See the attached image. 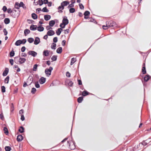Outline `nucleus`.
Instances as JSON below:
<instances>
[{
    "label": "nucleus",
    "mask_w": 151,
    "mask_h": 151,
    "mask_svg": "<svg viewBox=\"0 0 151 151\" xmlns=\"http://www.w3.org/2000/svg\"><path fill=\"white\" fill-rule=\"evenodd\" d=\"M63 18L62 23L60 24V26L61 27V25H63V27H62V28H64L65 25L68 24L69 21L67 19V17L66 16H63Z\"/></svg>",
    "instance_id": "1"
},
{
    "label": "nucleus",
    "mask_w": 151,
    "mask_h": 151,
    "mask_svg": "<svg viewBox=\"0 0 151 151\" xmlns=\"http://www.w3.org/2000/svg\"><path fill=\"white\" fill-rule=\"evenodd\" d=\"M106 23L107 26L109 28L111 27H116V23L115 22H113V21H110L109 22H106Z\"/></svg>",
    "instance_id": "2"
},
{
    "label": "nucleus",
    "mask_w": 151,
    "mask_h": 151,
    "mask_svg": "<svg viewBox=\"0 0 151 151\" xmlns=\"http://www.w3.org/2000/svg\"><path fill=\"white\" fill-rule=\"evenodd\" d=\"M52 70V68L50 67L49 69L46 68L45 70V73L47 76H49L51 75V71Z\"/></svg>",
    "instance_id": "3"
},
{
    "label": "nucleus",
    "mask_w": 151,
    "mask_h": 151,
    "mask_svg": "<svg viewBox=\"0 0 151 151\" xmlns=\"http://www.w3.org/2000/svg\"><path fill=\"white\" fill-rule=\"evenodd\" d=\"M29 55H30L33 57H35L37 55V53L34 51H30L28 52Z\"/></svg>",
    "instance_id": "4"
},
{
    "label": "nucleus",
    "mask_w": 151,
    "mask_h": 151,
    "mask_svg": "<svg viewBox=\"0 0 151 151\" xmlns=\"http://www.w3.org/2000/svg\"><path fill=\"white\" fill-rule=\"evenodd\" d=\"M67 142L69 145L70 147V149L71 150H74L75 149L76 147L75 145V142H73V144L71 146V147H70V141H68Z\"/></svg>",
    "instance_id": "5"
},
{
    "label": "nucleus",
    "mask_w": 151,
    "mask_h": 151,
    "mask_svg": "<svg viewBox=\"0 0 151 151\" xmlns=\"http://www.w3.org/2000/svg\"><path fill=\"white\" fill-rule=\"evenodd\" d=\"M39 82L40 84L44 83L46 81V78L43 77H41L39 80Z\"/></svg>",
    "instance_id": "6"
},
{
    "label": "nucleus",
    "mask_w": 151,
    "mask_h": 151,
    "mask_svg": "<svg viewBox=\"0 0 151 151\" xmlns=\"http://www.w3.org/2000/svg\"><path fill=\"white\" fill-rule=\"evenodd\" d=\"M69 2L68 1H65L62 2L60 4L61 5H62V6L64 8V6H67L68 4H69Z\"/></svg>",
    "instance_id": "7"
},
{
    "label": "nucleus",
    "mask_w": 151,
    "mask_h": 151,
    "mask_svg": "<svg viewBox=\"0 0 151 151\" xmlns=\"http://www.w3.org/2000/svg\"><path fill=\"white\" fill-rule=\"evenodd\" d=\"M55 32L52 30H49L47 32V35L48 36H51L55 34Z\"/></svg>",
    "instance_id": "8"
},
{
    "label": "nucleus",
    "mask_w": 151,
    "mask_h": 151,
    "mask_svg": "<svg viewBox=\"0 0 151 151\" xmlns=\"http://www.w3.org/2000/svg\"><path fill=\"white\" fill-rule=\"evenodd\" d=\"M40 42V39L39 37H37L35 38L34 41V44L35 45H38Z\"/></svg>",
    "instance_id": "9"
},
{
    "label": "nucleus",
    "mask_w": 151,
    "mask_h": 151,
    "mask_svg": "<svg viewBox=\"0 0 151 151\" xmlns=\"http://www.w3.org/2000/svg\"><path fill=\"white\" fill-rule=\"evenodd\" d=\"M9 72V69L7 68H6L3 72L2 75L4 76H6L8 74Z\"/></svg>",
    "instance_id": "10"
},
{
    "label": "nucleus",
    "mask_w": 151,
    "mask_h": 151,
    "mask_svg": "<svg viewBox=\"0 0 151 151\" xmlns=\"http://www.w3.org/2000/svg\"><path fill=\"white\" fill-rule=\"evenodd\" d=\"M37 26L34 25H32L30 27V29L31 30H35L37 29Z\"/></svg>",
    "instance_id": "11"
},
{
    "label": "nucleus",
    "mask_w": 151,
    "mask_h": 151,
    "mask_svg": "<svg viewBox=\"0 0 151 151\" xmlns=\"http://www.w3.org/2000/svg\"><path fill=\"white\" fill-rule=\"evenodd\" d=\"M23 137L21 135H19L17 137V140L18 142H20L23 139Z\"/></svg>",
    "instance_id": "12"
},
{
    "label": "nucleus",
    "mask_w": 151,
    "mask_h": 151,
    "mask_svg": "<svg viewBox=\"0 0 151 151\" xmlns=\"http://www.w3.org/2000/svg\"><path fill=\"white\" fill-rule=\"evenodd\" d=\"M26 60V59L24 58H20L19 60V62L20 64H22L24 63Z\"/></svg>",
    "instance_id": "13"
},
{
    "label": "nucleus",
    "mask_w": 151,
    "mask_h": 151,
    "mask_svg": "<svg viewBox=\"0 0 151 151\" xmlns=\"http://www.w3.org/2000/svg\"><path fill=\"white\" fill-rule=\"evenodd\" d=\"M142 72L143 74H145L146 73L145 63H144L143 65V67L142 69Z\"/></svg>",
    "instance_id": "14"
},
{
    "label": "nucleus",
    "mask_w": 151,
    "mask_h": 151,
    "mask_svg": "<svg viewBox=\"0 0 151 151\" xmlns=\"http://www.w3.org/2000/svg\"><path fill=\"white\" fill-rule=\"evenodd\" d=\"M22 43V42L21 40H17L16 41L15 43V45L17 46H18L21 44Z\"/></svg>",
    "instance_id": "15"
},
{
    "label": "nucleus",
    "mask_w": 151,
    "mask_h": 151,
    "mask_svg": "<svg viewBox=\"0 0 151 151\" xmlns=\"http://www.w3.org/2000/svg\"><path fill=\"white\" fill-rule=\"evenodd\" d=\"M62 5H62H61L58 8V12H63L62 10L64 9V7Z\"/></svg>",
    "instance_id": "16"
},
{
    "label": "nucleus",
    "mask_w": 151,
    "mask_h": 151,
    "mask_svg": "<svg viewBox=\"0 0 151 151\" xmlns=\"http://www.w3.org/2000/svg\"><path fill=\"white\" fill-rule=\"evenodd\" d=\"M44 17L46 21L49 20L51 18L50 16L48 15H45Z\"/></svg>",
    "instance_id": "17"
},
{
    "label": "nucleus",
    "mask_w": 151,
    "mask_h": 151,
    "mask_svg": "<svg viewBox=\"0 0 151 151\" xmlns=\"http://www.w3.org/2000/svg\"><path fill=\"white\" fill-rule=\"evenodd\" d=\"M43 55L45 56H47L49 54V52L48 50H44L43 53Z\"/></svg>",
    "instance_id": "18"
},
{
    "label": "nucleus",
    "mask_w": 151,
    "mask_h": 151,
    "mask_svg": "<svg viewBox=\"0 0 151 151\" xmlns=\"http://www.w3.org/2000/svg\"><path fill=\"white\" fill-rule=\"evenodd\" d=\"M55 23V21L52 20L49 22V24L50 27H52Z\"/></svg>",
    "instance_id": "19"
},
{
    "label": "nucleus",
    "mask_w": 151,
    "mask_h": 151,
    "mask_svg": "<svg viewBox=\"0 0 151 151\" xmlns=\"http://www.w3.org/2000/svg\"><path fill=\"white\" fill-rule=\"evenodd\" d=\"M63 30V29L61 28H59L56 31V33L57 35H59L61 32V31Z\"/></svg>",
    "instance_id": "20"
},
{
    "label": "nucleus",
    "mask_w": 151,
    "mask_h": 151,
    "mask_svg": "<svg viewBox=\"0 0 151 151\" xmlns=\"http://www.w3.org/2000/svg\"><path fill=\"white\" fill-rule=\"evenodd\" d=\"M37 29L39 32H42L44 30V28L41 26H40L38 27H37Z\"/></svg>",
    "instance_id": "21"
},
{
    "label": "nucleus",
    "mask_w": 151,
    "mask_h": 151,
    "mask_svg": "<svg viewBox=\"0 0 151 151\" xmlns=\"http://www.w3.org/2000/svg\"><path fill=\"white\" fill-rule=\"evenodd\" d=\"M62 51V47H58L56 50V52L60 54L61 53Z\"/></svg>",
    "instance_id": "22"
},
{
    "label": "nucleus",
    "mask_w": 151,
    "mask_h": 151,
    "mask_svg": "<svg viewBox=\"0 0 151 151\" xmlns=\"http://www.w3.org/2000/svg\"><path fill=\"white\" fill-rule=\"evenodd\" d=\"M24 128L22 126H20L19 129V131L20 133H23L24 132Z\"/></svg>",
    "instance_id": "23"
},
{
    "label": "nucleus",
    "mask_w": 151,
    "mask_h": 151,
    "mask_svg": "<svg viewBox=\"0 0 151 151\" xmlns=\"http://www.w3.org/2000/svg\"><path fill=\"white\" fill-rule=\"evenodd\" d=\"M150 76L148 75H147L145 76L144 78V80L146 82L148 81L150 79Z\"/></svg>",
    "instance_id": "24"
},
{
    "label": "nucleus",
    "mask_w": 151,
    "mask_h": 151,
    "mask_svg": "<svg viewBox=\"0 0 151 151\" xmlns=\"http://www.w3.org/2000/svg\"><path fill=\"white\" fill-rule=\"evenodd\" d=\"M76 61V58H71V60L70 65H73Z\"/></svg>",
    "instance_id": "25"
},
{
    "label": "nucleus",
    "mask_w": 151,
    "mask_h": 151,
    "mask_svg": "<svg viewBox=\"0 0 151 151\" xmlns=\"http://www.w3.org/2000/svg\"><path fill=\"white\" fill-rule=\"evenodd\" d=\"M32 17L34 19H36L37 18V16L35 13H33L32 14Z\"/></svg>",
    "instance_id": "26"
},
{
    "label": "nucleus",
    "mask_w": 151,
    "mask_h": 151,
    "mask_svg": "<svg viewBox=\"0 0 151 151\" xmlns=\"http://www.w3.org/2000/svg\"><path fill=\"white\" fill-rule=\"evenodd\" d=\"M10 20L8 18H6L4 19V22L6 24H8L10 23Z\"/></svg>",
    "instance_id": "27"
},
{
    "label": "nucleus",
    "mask_w": 151,
    "mask_h": 151,
    "mask_svg": "<svg viewBox=\"0 0 151 151\" xmlns=\"http://www.w3.org/2000/svg\"><path fill=\"white\" fill-rule=\"evenodd\" d=\"M83 100V96H81L78 98L77 101L78 103H81Z\"/></svg>",
    "instance_id": "28"
},
{
    "label": "nucleus",
    "mask_w": 151,
    "mask_h": 151,
    "mask_svg": "<svg viewBox=\"0 0 151 151\" xmlns=\"http://www.w3.org/2000/svg\"><path fill=\"white\" fill-rule=\"evenodd\" d=\"M30 32V30L27 29H25L24 31V35L26 36L27 35V34H29V33Z\"/></svg>",
    "instance_id": "29"
},
{
    "label": "nucleus",
    "mask_w": 151,
    "mask_h": 151,
    "mask_svg": "<svg viewBox=\"0 0 151 151\" xmlns=\"http://www.w3.org/2000/svg\"><path fill=\"white\" fill-rule=\"evenodd\" d=\"M56 46V44L55 43H53L51 45V47L52 49L55 50Z\"/></svg>",
    "instance_id": "30"
},
{
    "label": "nucleus",
    "mask_w": 151,
    "mask_h": 151,
    "mask_svg": "<svg viewBox=\"0 0 151 151\" xmlns=\"http://www.w3.org/2000/svg\"><path fill=\"white\" fill-rule=\"evenodd\" d=\"M89 93L86 91H84L82 92V95L86 96Z\"/></svg>",
    "instance_id": "31"
},
{
    "label": "nucleus",
    "mask_w": 151,
    "mask_h": 151,
    "mask_svg": "<svg viewBox=\"0 0 151 151\" xmlns=\"http://www.w3.org/2000/svg\"><path fill=\"white\" fill-rule=\"evenodd\" d=\"M27 41L29 43H32L34 41V39L32 38H29L27 39Z\"/></svg>",
    "instance_id": "32"
},
{
    "label": "nucleus",
    "mask_w": 151,
    "mask_h": 151,
    "mask_svg": "<svg viewBox=\"0 0 151 151\" xmlns=\"http://www.w3.org/2000/svg\"><path fill=\"white\" fill-rule=\"evenodd\" d=\"M9 76H7L4 79V82L6 83H9Z\"/></svg>",
    "instance_id": "33"
},
{
    "label": "nucleus",
    "mask_w": 151,
    "mask_h": 151,
    "mask_svg": "<svg viewBox=\"0 0 151 151\" xmlns=\"http://www.w3.org/2000/svg\"><path fill=\"white\" fill-rule=\"evenodd\" d=\"M42 11L45 12H49V10L46 7H44L42 9Z\"/></svg>",
    "instance_id": "34"
},
{
    "label": "nucleus",
    "mask_w": 151,
    "mask_h": 151,
    "mask_svg": "<svg viewBox=\"0 0 151 151\" xmlns=\"http://www.w3.org/2000/svg\"><path fill=\"white\" fill-rule=\"evenodd\" d=\"M5 149L6 151H10L11 148L10 146H6L5 147Z\"/></svg>",
    "instance_id": "35"
},
{
    "label": "nucleus",
    "mask_w": 151,
    "mask_h": 151,
    "mask_svg": "<svg viewBox=\"0 0 151 151\" xmlns=\"http://www.w3.org/2000/svg\"><path fill=\"white\" fill-rule=\"evenodd\" d=\"M19 3L18 2H16L15 4V7L17 9H18L20 7Z\"/></svg>",
    "instance_id": "36"
},
{
    "label": "nucleus",
    "mask_w": 151,
    "mask_h": 151,
    "mask_svg": "<svg viewBox=\"0 0 151 151\" xmlns=\"http://www.w3.org/2000/svg\"><path fill=\"white\" fill-rule=\"evenodd\" d=\"M51 59L53 61H56L57 59V56L56 55H53Z\"/></svg>",
    "instance_id": "37"
},
{
    "label": "nucleus",
    "mask_w": 151,
    "mask_h": 151,
    "mask_svg": "<svg viewBox=\"0 0 151 151\" xmlns=\"http://www.w3.org/2000/svg\"><path fill=\"white\" fill-rule=\"evenodd\" d=\"M4 133L6 134H7L9 133L8 130L6 127H4Z\"/></svg>",
    "instance_id": "38"
},
{
    "label": "nucleus",
    "mask_w": 151,
    "mask_h": 151,
    "mask_svg": "<svg viewBox=\"0 0 151 151\" xmlns=\"http://www.w3.org/2000/svg\"><path fill=\"white\" fill-rule=\"evenodd\" d=\"M75 11V9L73 8H71L69 9V12L70 13H74Z\"/></svg>",
    "instance_id": "39"
},
{
    "label": "nucleus",
    "mask_w": 151,
    "mask_h": 151,
    "mask_svg": "<svg viewBox=\"0 0 151 151\" xmlns=\"http://www.w3.org/2000/svg\"><path fill=\"white\" fill-rule=\"evenodd\" d=\"M14 54L15 53L14 51L13 50H12L10 53V57H13L14 55Z\"/></svg>",
    "instance_id": "40"
},
{
    "label": "nucleus",
    "mask_w": 151,
    "mask_h": 151,
    "mask_svg": "<svg viewBox=\"0 0 151 151\" xmlns=\"http://www.w3.org/2000/svg\"><path fill=\"white\" fill-rule=\"evenodd\" d=\"M75 2L74 1L73 2H72V3H71V4H69V5L67 7L69 9L70 7H73L74 6V5H73V4L75 3Z\"/></svg>",
    "instance_id": "41"
},
{
    "label": "nucleus",
    "mask_w": 151,
    "mask_h": 151,
    "mask_svg": "<svg viewBox=\"0 0 151 151\" xmlns=\"http://www.w3.org/2000/svg\"><path fill=\"white\" fill-rule=\"evenodd\" d=\"M38 4L40 6H42L44 4L43 1L42 0H38Z\"/></svg>",
    "instance_id": "42"
},
{
    "label": "nucleus",
    "mask_w": 151,
    "mask_h": 151,
    "mask_svg": "<svg viewBox=\"0 0 151 151\" xmlns=\"http://www.w3.org/2000/svg\"><path fill=\"white\" fill-rule=\"evenodd\" d=\"M90 13L88 11H86L84 13V15L85 16H88L90 14Z\"/></svg>",
    "instance_id": "43"
},
{
    "label": "nucleus",
    "mask_w": 151,
    "mask_h": 151,
    "mask_svg": "<svg viewBox=\"0 0 151 151\" xmlns=\"http://www.w3.org/2000/svg\"><path fill=\"white\" fill-rule=\"evenodd\" d=\"M35 87L37 88H39L40 87V85L37 81L35 82Z\"/></svg>",
    "instance_id": "44"
},
{
    "label": "nucleus",
    "mask_w": 151,
    "mask_h": 151,
    "mask_svg": "<svg viewBox=\"0 0 151 151\" xmlns=\"http://www.w3.org/2000/svg\"><path fill=\"white\" fill-rule=\"evenodd\" d=\"M37 66L38 65L37 64H35L33 66V70L35 71H36L37 68Z\"/></svg>",
    "instance_id": "45"
},
{
    "label": "nucleus",
    "mask_w": 151,
    "mask_h": 151,
    "mask_svg": "<svg viewBox=\"0 0 151 151\" xmlns=\"http://www.w3.org/2000/svg\"><path fill=\"white\" fill-rule=\"evenodd\" d=\"M36 91V89L35 88H33L32 89L31 93L32 94H34Z\"/></svg>",
    "instance_id": "46"
},
{
    "label": "nucleus",
    "mask_w": 151,
    "mask_h": 151,
    "mask_svg": "<svg viewBox=\"0 0 151 151\" xmlns=\"http://www.w3.org/2000/svg\"><path fill=\"white\" fill-rule=\"evenodd\" d=\"M1 91L2 92L4 93L5 92V87L4 86H2L1 87Z\"/></svg>",
    "instance_id": "47"
},
{
    "label": "nucleus",
    "mask_w": 151,
    "mask_h": 151,
    "mask_svg": "<svg viewBox=\"0 0 151 151\" xmlns=\"http://www.w3.org/2000/svg\"><path fill=\"white\" fill-rule=\"evenodd\" d=\"M0 117L1 119L2 120H4V117L3 114L2 113H1L0 114Z\"/></svg>",
    "instance_id": "48"
},
{
    "label": "nucleus",
    "mask_w": 151,
    "mask_h": 151,
    "mask_svg": "<svg viewBox=\"0 0 151 151\" xmlns=\"http://www.w3.org/2000/svg\"><path fill=\"white\" fill-rule=\"evenodd\" d=\"M79 6L80 9H84V6L82 4L80 3L79 4Z\"/></svg>",
    "instance_id": "49"
},
{
    "label": "nucleus",
    "mask_w": 151,
    "mask_h": 151,
    "mask_svg": "<svg viewBox=\"0 0 151 151\" xmlns=\"http://www.w3.org/2000/svg\"><path fill=\"white\" fill-rule=\"evenodd\" d=\"M9 61L11 65H13L14 61L13 59H10Z\"/></svg>",
    "instance_id": "50"
},
{
    "label": "nucleus",
    "mask_w": 151,
    "mask_h": 151,
    "mask_svg": "<svg viewBox=\"0 0 151 151\" xmlns=\"http://www.w3.org/2000/svg\"><path fill=\"white\" fill-rule=\"evenodd\" d=\"M22 44H24L27 42V40L26 39H23L22 40H21Z\"/></svg>",
    "instance_id": "51"
},
{
    "label": "nucleus",
    "mask_w": 151,
    "mask_h": 151,
    "mask_svg": "<svg viewBox=\"0 0 151 151\" xmlns=\"http://www.w3.org/2000/svg\"><path fill=\"white\" fill-rule=\"evenodd\" d=\"M7 8L6 6H4L2 8V10L4 12H5L7 10Z\"/></svg>",
    "instance_id": "52"
},
{
    "label": "nucleus",
    "mask_w": 151,
    "mask_h": 151,
    "mask_svg": "<svg viewBox=\"0 0 151 151\" xmlns=\"http://www.w3.org/2000/svg\"><path fill=\"white\" fill-rule=\"evenodd\" d=\"M53 41L55 43L57 42L58 41V38L57 37H54L53 39Z\"/></svg>",
    "instance_id": "53"
},
{
    "label": "nucleus",
    "mask_w": 151,
    "mask_h": 151,
    "mask_svg": "<svg viewBox=\"0 0 151 151\" xmlns=\"http://www.w3.org/2000/svg\"><path fill=\"white\" fill-rule=\"evenodd\" d=\"M3 32L5 35H6L7 34V32L6 29H4L3 30Z\"/></svg>",
    "instance_id": "54"
},
{
    "label": "nucleus",
    "mask_w": 151,
    "mask_h": 151,
    "mask_svg": "<svg viewBox=\"0 0 151 151\" xmlns=\"http://www.w3.org/2000/svg\"><path fill=\"white\" fill-rule=\"evenodd\" d=\"M107 24H106V26H105V25L103 26L102 27H103V29H107L108 28H109L108 27V26H107Z\"/></svg>",
    "instance_id": "55"
},
{
    "label": "nucleus",
    "mask_w": 151,
    "mask_h": 151,
    "mask_svg": "<svg viewBox=\"0 0 151 151\" xmlns=\"http://www.w3.org/2000/svg\"><path fill=\"white\" fill-rule=\"evenodd\" d=\"M19 6L21 7H23L25 6V5L24 4L23 2H21L19 4Z\"/></svg>",
    "instance_id": "56"
},
{
    "label": "nucleus",
    "mask_w": 151,
    "mask_h": 151,
    "mask_svg": "<svg viewBox=\"0 0 151 151\" xmlns=\"http://www.w3.org/2000/svg\"><path fill=\"white\" fill-rule=\"evenodd\" d=\"M25 119L24 117L23 114H22L21 115V119L22 121H23Z\"/></svg>",
    "instance_id": "57"
},
{
    "label": "nucleus",
    "mask_w": 151,
    "mask_h": 151,
    "mask_svg": "<svg viewBox=\"0 0 151 151\" xmlns=\"http://www.w3.org/2000/svg\"><path fill=\"white\" fill-rule=\"evenodd\" d=\"M73 83L72 81H70L68 83V85L70 86H72L73 84Z\"/></svg>",
    "instance_id": "58"
},
{
    "label": "nucleus",
    "mask_w": 151,
    "mask_h": 151,
    "mask_svg": "<svg viewBox=\"0 0 151 151\" xmlns=\"http://www.w3.org/2000/svg\"><path fill=\"white\" fill-rule=\"evenodd\" d=\"M26 49V48L25 47L23 46L22 47L21 49V51L22 52H24Z\"/></svg>",
    "instance_id": "59"
},
{
    "label": "nucleus",
    "mask_w": 151,
    "mask_h": 151,
    "mask_svg": "<svg viewBox=\"0 0 151 151\" xmlns=\"http://www.w3.org/2000/svg\"><path fill=\"white\" fill-rule=\"evenodd\" d=\"M66 76L68 77H70V74L68 72H67L66 73Z\"/></svg>",
    "instance_id": "60"
},
{
    "label": "nucleus",
    "mask_w": 151,
    "mask_h": 151,
    "mask_svg": "<svg viewBox=\"0 0 151 151\" xmlns=\"http://www.w3.org/2000/svg\"><path fill=\"white\" fill-rule=\"evenodd\" d=\"M7 12L8 13H10L12 12L11 9L9 8L7 10Z\"/></svg>",
    "instance_id": "61"
},
{
    "label": "nucleus",
    "mask_w": 151,
    "mask_h": 151,
    "mask_svg": "<svg viewBox=\"0 0 151 151\" xmlns=\"http://www.w3.org/2000/svg\"><path fill=\"white\" fill-rule=\"evenodd\" d=\"M41 9L40 8H38L36 9V11L37 12V13H39L40 12L42 11Z\"/></svg>",
    "instance_id": "62"
},
{
    "label": "nucleus",
    "mask_w": 151,
    "mask_h": 151,
    "mask_svg": "<svg viewBox=\"0 0 151 151\" xmlns=\"http://www.w3.org/2000/svg\"><path fill=\"white\" fill-rule=\"evenodd\" d=\"M64 31H65V34H67L69 33V29H66V30H64Z\"/></svg>",
    "instance_id": "63"
},
{
    "label": "nucleus",
    "mask_w": 151,
    "mask_h": 151,
    "mask_svg": "<svg viewBox=\"0 0 151 151\" xmlns=\"http://www.w3.org/2000/svg\"><path fill=\"white\" fill-rule=\"evenodd\" d=\"M47 4V6L49 7H50L52 5V3L51 2H48Z\"/></svg>",
    "instance_id": "64"
}]
</instances>
